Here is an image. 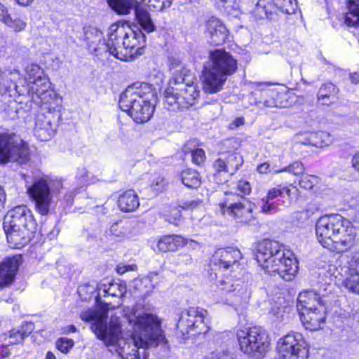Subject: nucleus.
Returning a JSON list of instances; mask_svg holds the SVG:
<instances>
[{
  "mask_svg": "<svg viewBox=\"0 0 359 359\" xmlns=\"http://www.w3.org/2000/svg\"><path fill=\"white\" fill-rule=\"evenodd\" d=\"M110 232L116 238H125L130 233V225L128 222H116L111 225Z\"/></svg>",
  "mask_w": 359,
  "mask_h": 359,
  "instance_id": "nucleus-45",
  "label": "nucleus"
},
{
  "mask_svg": "<svg viewBox=\"0 0 359 359\" xmlns=\"http://www.w3.org/2000/svg\"><path fill=\"white\" fill-rule=\"evenodd\" d=\"M332 142L330 134L326 132L315 133L310 135L308 143L316 147H323Z\"/></svg>",
  "mask_w": 359,
  "mask_h": 359,
  "instance_id": "nucleus-43",
  "label": "nucleus"
},
{
  "mask_svg": "<svg viewBox=\"0 0 359 359\" xmlns=\"http://www.w3.org/2000/svg\"><path fill=\"white\" fill-rule=\"evenodd\" d=\"M285 95L276 90H266L261 92L259 99L256 98L255 105L259 108L285 107L286 103L283 100Z\"/></svg>",
  "mask_w": 359,
  "mask_h": 359,
  "instance_id": "nucleus-27",
  "label": "nucleus"
},
{
  "mask_svg": "<svg viewBox=\"0 0 359 359\" xmlns=\"http://www.w3.org/2000/svg\"><path fill=\"white\" fill-rule=\"evenodd\" d=\"M316 182V178L314 176L304 175L299 180V184L305 189H310L313 187Z\"/></svg>",
  "mask_w": 359,
  "mask_h": 359,
  "instance_id": "nucleus-55",
  "label": "nucleus"
},
{
  "mask_svg": "<svg viewBox=\"0 0 359 359\" xmlns=\"http://www.w3.org/2000/svg\"><path fill=\"white\" fill-rule=\"evenodd\" d=\"M8 337L11 339V344H16L24 340L25 337L19 330H12L9 332Z\"/></svg>",
  "mask_w": 359,
  "mask_h": 359,
  "instance_id": "nucleus-59",
  "label": "nucleus"
},
{
  "mask_svg": "<svg viewBox=\"0 0 359 359\" xmlns=\"http://www.w3.org/2000/svg\"><path fill=\"white\" fill-rule=\"evenodd\" d=\"M56 125L53 124L50 116L39 114L36 117L34 134L41 141L50 140L55 134Z\"/></svg>",
  "mask_w": 359,
  "mask_h": 359,
  "instance_id": "nucleus-29",
  "label": "nucleus"
},
{
  "mask_svg": "<svg viewBox=\"0 0 359 359\" xmlns=\"http://www.w3.org/2000/svg\"><path fill=\"white\" fill-rule=\"evenodd\" d=\"M320 305H323L321 299L313 289L300 292L298 296L297 307L299 313L304 310L315 309Z\"/></svg>",
  "mask_w": 359,
  "mask_h": 359,
  "instance_id": "nucleus-30",
  "label": "nucleus"
},
{
  "mask_svg": "<svg viewBox=\"0 0 359 359\" xmlns=\"http://www.w3.org/2000/svg\"><path fill=\"white\" fill-rule=\"evenodd\" d=\"M167 182L161 175L156 174L151 176L150 187L156 194L162 193L165 191L167 187Z\"/></svg>",
  "mask_w": 359,
  "mask_h": 359,
  "instance_id": "nucleus-46",
  "label": "nucleus"
},
{
  "mask_svg": "<svg viewBox=\"0 0 359 359\" xmlns=\"http://www.w3.org/2000/svg\"><path fill=\"white\" fill-rule=\"evenodd\" d=\"M113 11L119 15H127L135 10V17L140 27L147 33L154 31L155 26L149 12L138 5L137 0H107Z\"/></svg>",
  "mask_w": 359,
  "mask_h": 359,
  "instance_id": "nucleus-10",
  "label": "nucleus"
},
{
  "mask_svg": "<svg viewBox=\"0 0 359 359\" xmlns=\"http://www.w3.org/2000/svg\"><path fill=\"white\" fill-rule=\"evenodd\" d=\"M348 8V11L345 17V23L348 26L359 27V0L349 1Z\"/></svg>",
  "mask_w": 359,
  "mask_h": 359,
  "instance_id": "nucleus-36",
  "label": "nucleus"
},
{
  "mask_svg": "<svg viewBox=\"0 0 359 359\" xmlns=\"http://www.w3.org/2000/svg\"><path fill=\"white\" fill-rule=\"evenodd\" d=\"M4 23L13 29L15 32L22 31L27 25L26 18L21 13L10 14Z\"/></svg>",
  "mask_w": 359,
  "mask_h": 359,
  "instance_id": "nucleus-40",
  "label": "nucleus"
},
{
  "mask_svg": "<svg viewBox=\"0 0 359 359\" xmlns=\"http://www.w3.org/2000/svg\"><path fill=\"white\" fill-rule=\"evenodd\" d=\"M3 226L8 229L26 228L36 230V224L32 212L26 206H17L7 212Z\"/></svg>",
  "mask_w": 359,
  "mask_h": 359,
  "instance_id": "nucleus-14",
  "label": "nucleus"
},
{
  "mask_svg": "<svg viewBox=\"0 0 359 359\" xmlns=\"http://www.w3.org/2000/svg\"><path fill=\"white\" fill-rule=\"evenodd\" d=\"M199 315H208V311L199 307H190L188 310L181 313L177 324V329L182 336H185L192 332L196 323L195 320Z\"/></svg>",
  "mask_w": 359,
  "mask_h": 359,
  "instance_id": "nucleus-24",
  "label": "nucleus"
},
{
  "mask_svg": "<svg viewBox=\"0 0 359 359\" xmlns=\"http://www.w3.org/2000/svg\"><path fill=\"white\" fill-rule=\"evenodd\" d=\"M231 356L227 351H218L212 353V359H231Z\"/></svg>",
  "mask_w": 359,
  "mask_h": 359,
  "instance_id": "nucleus-64",
  "label": "nucleus"
},
{
  "mask_svg": "<svg viewBox=\"0 0 359 359\" xmlns=\"http://www.w3.org/2000/svg\"><path fill=\"white\" fill-rule=\"evenodd\" d=\"M181 180L184 186L195 189L201 185V180L199 173L191 169H187L182 172Z\"/></svg>",
  "mask_w": 359,
  "mask_h": 359,
  "instance_id": "nucleus-38",
  "label": "nucleus"
},
{
  "mask_svg": "<svg viewBox=\"0 0 359 359\" xmlns=\"http://www.w3.org/2000/svg\"><path fill=\"white\" fill-rule=\"evenodd\" d=\"M191 261V255L187 253H180L175 256V263L177 265L189 264Z\"/></svg>",
  "mask_w": 359,
  "mask_h": 359,
  "instance_id": "nucleus-57",
  "label": "nucleus"
},
{
  "mask_svg": "<svg viewBox=\"0 0 359 359\" xmlns=\"http://www.w3.org/2000/svg\"><path fill=\"white\" fill-rule=\"evenodd\" d=\"M268 273H278L280 277L286 281L292 280L298 270L297 261L295 259L285 257L284 255L283 257L277 259L273 265H269Z\"/></svg>",
  "mask_w": 359,
  "mask_h": 359,
  "instance_id": "nucleus-21",
  "label": "nucleus"
},
{
  "mask_svg": "<svg viewBox=\"0 0 359 359\" xmlns=\"http://www.w3.org/2000/svg\"><path fill=\"white\" fill-rule=\"evenodd\" d=\"M4 230L10 247L18 249L28 244L35 232L34 229H27L26 228L11 229L4 228Z\"/></svg>",
  "mask_w": 359,
  "mask_h": 359,
  "instance_id": "nucleus-26",
  "label": "nucleus"
},
{
  "mask_svg": "<svg viewBox=\"0 0 359 359\" xmlns=\"http://www.w3.org/2000/svg\"><path fill=\"white\" fill-rule=\"evenodd\" d=\"M27 75L25 79L29 83H32L36 79L44 75L43 69L37 65H30L26 69Z\"/></svg>",
  "mask_w": 359,
  "mask_h": 359,
  "instance_id": "nucleus-49",
  "label": "nucleus"
},
{
  "mask_svg": "<svg viewBox=\"0 0 359 359\" xmlns=\"http://www.w3.org/2000/svg\"><path fill=\"white\" fill-rule=\"evenodd\" d=\"M142 2L150 9L156 11H162L171 5L170 0H142Z\"/></svg>",
  "mask_w": 359,
  "mask_h": 359,
  "instance_id": "nucleus-51",
  "label": "nucleus"
},
{
  "mask_svg": "<svg viewBox=\"0 0 359 359\" xmlns=\"http://www.w3.org/2000/svg\"><path fill=\"white\" fill-rule=\"evenodd\" d=\"M126 292V287L124 284L121 283L112 282L107 284H103L99 287V293L96 297V302L99 304H106L108 303L101 300V294L103 293L104 297L111 296L113 297H121Z\"/></svg>",
  "mask_w": 359,
  "mask_h": 359,
  "instance_id": "nucleus-31",
  "label": "nucleus"
},
{
  "mask_svg": "<svg viewBox=\"0 0 359 359\" xmlns=\"http://www.w3.org/2000/svg\"><path fill=\"white\" fill-rule=\"evenodd\" d=\"M34 329V325L32 323H25L19 330L24 337L26 338L33 332Z\"/></svg>",
  "mask_w": 359,
  "mask_h": 359,
  "instance_id": "nucleus-61",
  "label": "nucleus"
},
{
  "mask_svg": "<svg viewBox=\"0 0 359 359\" xmlns=\"http://www.w3.org/2000/svg\"><path fill=\"white\" fill-rule=\"evenodd\" d=\"M226 161L225 158H218L214 163L213 167L217 172H226Z\"/></svg>",
  "mask_w": 359,
  "mask_h": 359,
  "instance_id": "nucleus-63",
  "label": "nucleus"
},
{
  "mask_svg": "<svg viewBox=\"0 0 359 359\" xmlns=\"http://www.w3.org/2000/svg\"><path fill=\"white\" fill-rule=\"evenodd\" d=\"M108 310V307L104 308ZM81 318L87 322H91V330L97 339L104 343H110L117 332L116 325L119 323V318L111 316L108 321L107 311H97L94 309H87L81 313Z\"/></svg>",
  "mask_w": 359,
  "mask_h": 359,
  "instance_id": "nucleus-8",
  "label": "nucleus"
},
{
  "mask_svg": "<svg viewBox=\"0 0 359 359\" xmlns=\"http://www.w3.org/2000/svg\"><path fill=\"white\" fill-rule=\"evenodd\" d=\"M270 201L267 198L262 200V210L263 212H276L277 211L278 208L275 205L274 203H270Z\"/></svg>",
  "mask_w": 359,
  "mask_h": 359,
  "instance_id": "nucleus-58",
  "label": "nucleus"
},
{
  "mask_svg": "<svg viewBox=\"0 0 359 359\" xmlns=\"http://www.w3.org/2000/svg\"><path fill=\"white\" fill-rule=\"evenodd\" d=\"M180 93L175 97H168L166 103L169 106L168 109L177 110L188 109L189 107L195 104L199 98L200 90L198 88L197 83L191 85L186 90L180 89Z\"/></svg>",
  "mask_w": 359,
  "mask_h": 359,
  "instance_id": "nucleus-17",
  "label": "nucleus"
},
{
  "mask_svg": "<svg viewBox=\"0 0 359 359\" xmlns=\"http://www.w3.org/2000/svg\"><path fill=\"white\" fill-rule=\"evenodd\" d=\"M278 351L283 359H307L308 349L300 333H290L279 339Z\"/></svg>",
  "mask_w": 359,
  "mask_h": 359,
  "instance_id": "nucleus-11",
  "label": "nucleus"
},
{
  "mask_svg": "<svg viewBox=\"0 0 359 359\" xmlns=\"http://www.w3.org/2000/svg\"><path fill=\"white\" fill-rule=\"evenodd\" d=\"M191 158L194 163L201 165L205 160V154L202 149H196L191 151Z\"/></svg>",
  "mask_w": 359,
  "mask_h": 359,
  "instance_id": "nucleus-54",
  "label": "nucleus"
},
{
  "mask_svg": "<svg viewBox=\"0 0 359 359\" xmlns=\"http://www.w3.org/2000/svg\"><path fill=\"white\" fill-rule=\"evenodd\" d=\"M217 287L220 293L221 301L226 304H241L246 302L250 297L251 276L243 273L226 276L217 280Z\"/></svg>",
  "mask_w": 359,
  "mask_h": 359,
  "instance_id": "nucleus-5",
  "label": "nucleus"
},
{
  "mask_svg": "<svg viewBox=\"0 0 359 359\" xmlns=\"http://www.w3.org/2000/svg\"><path fill=\"white\" fill-rule=\"evenodd\" d=\"M202 203L201 200L182 201L179 206L184 210H194L198 207Z\"/></svg>",
  "mask_w": 359,
  "mask_h": 359,
  "instance_id": "nucleus-56",
  "label": "nucleus"
},
{
  "mask_svg": "<svg viewBox=\"0 0 359 359\" xmlns=\"http://www.w3.org/2000/svg\"><path fill=\"white\" fill-rule=\"evenodd\" d=\"M21 259L20 256H14L6 258L0 264V287H7L13 283Z\"/></svg>",
  "mask_w": 359,
  "mask_h": 359,
  "instance_id": "nucleus-22",
  "label": "nucleus"
},
{
  "mask_svg": "<svg viewBox=\"0 0 359 359\" xmlns=\"http://www.w3.org/2000/svg\"><path fill=\"white\" fill-rule=\"evenodd\" d=\"M128 327L129 337H121V322L116 325L117 332L110 343H104L106 346H113L123 359L142 358L138 349L149 345H157L164 340V335L161 329L160 320L157 316L135 310L126 315Z\"/></svg>",
  "mask_w": 359,
  "mask_h": 359,
  "instance_id": "nucleus-1",
  "label": "nucleus"
},
{
  "mask_svg": "<svg viewBox=\"0 0 359 359\" xmlns=\"http://www.w3.org/2000/svg\"><path fill=\"white\" fill-rule=\"evenodd\" d=\"M117 34L120 39L122 36H125L126 50L128 53L127 61L132 60L143 53L145 36L140 29L133 30L128 26H124V29H120Z\"/></svg>",
  "mask_w": 359,
  "mask_h": 359,
  "instance_id": "nucleus-15",
  "label": "nucleus"
},
{
  "mask_svg": "<svg viewBox=\"0 0 359 359\" xmlns=\"http://www.w3.org/2000/svg\"><path fill=\"white\" fill-rule=\"evenodd\" d=\"M278 196L283 198L287 197L286 201H282L283 204L284 205H288L290 204L291 190L288 187L278 186L277 187L273 188L269 191L266 198L273 200Z\"/></svg>",
  "mask_w": 359,
  "mask_h": 359,
  "instance_id": "nucleus-41",
  "label": "nucleus"
},
{
  "mask_svg": "<svg viewBox=\"0 0 359 359\" xmlns=\"http://www.w3.org/2000/svg\"><path fill=\"white\" fill-rule=\"evenodd\" d=\"M74 344V341L67 338H60L56 342L57 348L63 353H67Z\"/></svg>",
  "mask_w": 359,
  "mask_h": 359,
  "instance_id": "nucleus-52",
  "label": "nucleus"
},
{
  "mask_svg": "<svg viewBox=\"0 0 359 359\" xmlns=\"http://www.w3.org/2000/svg\"><path fill=\"white\" fill-rule=\"evenodd\" d=\"M20 79V71L15 68H6L4 71L0 69V95L15 90L19 95H23L25 90L16 84Z\"/></svg>",
  "mask_w": 359,
  "mask_h": 359,
  "instance_id": "nucleus-25",
  "label": "nucleus"
},
{
  "mask_svg": "<svg viewBox=\"0 0 359 359\" xmlns=\"http://www.w3.org/2000/svg\"><path fill=\"white\" fill-rule=\"evenodd\" d=\"M318 288L313 289L325 306H331L337 302V296L333 292L334 285L327 282H320Z\"/></svg>",
  "mask_w": 359,
  "mask_h": 359,
  "instance_id": "nucleus-33",
  "label": "nucleus"
},
{
  "mask_svg": "<svg viewBox=\"0 0 359 359\" xmlns=\"http://www.w3.org/2000/svg\"><path fill=\"white\" fill-rule=\"evenodd\" d=\"M237 189L245 195L249 194L251 191V187L247 181H239L237 184Z\"/></svg>",
  "mask_w": 359,
  "mask_h": 359,
  "instance_id": "nucleus-62",
  "label": "nucleus"
},
{
  "mask_svg": "<svg viewBox=\"0 0 359 359\" xmlns=\"http://www.w3.org/2000/svg\"><path fill=\"white\" fill-rule=\"evenodd\" d=\"M242 196L240 194L229 193L226 194L224 201L221 204V208L224 213H228L229 210L236 207L238 203L242 201Z\"/></svg>",
  "mask_w": 359,
  "mask_h": 359,
  "instance_id": "nucleus-47",
  "label": "nucleus"
},
{
  "mask_svg": "<svg viewBox=\"0 0 359 359\" xmlns=\"http://www.w3.org/2000/svg\"><path fill=\"white\" fill-rule=\"evenodd\" d=\"M280 170L288 171L290 173L294 174V175H302L304 172V165L300 162H294L292 164L290 165L288 167H285Z\"/></svg>",
  "mask_w": 359,
  "mask_h": 359,
  "instance_id": "nucleus-53",
  "label": "nucleus"
},
{
  "mask_svg": "<svg viewBox=\"0 0 359 359\" xmlns=\"http://www.w3.org/2000/svg\"><path fill=\"white\" fill-rule=\"evenodd\" d=\"M207 316L208 315H199L196 318L195 320L196 323L192 330L194 335L206 334L208 332L210 327L208 325Z\"/></svg>",
  "mask_w": 359,
  "mask_h": 359,
  "instance_id": "nucleus-48",
  "label": "nucleus"
},
{
  "mask_svg": "<svg viewBox=\"0 0 359 359\" xmlns=\"http://www.w3.org/2000/svg\"><path fill=\"white\" fill-rule=\"evenodd\" d=\"M156 92L152 86L137 82L128 86L119 98L120 109L128 113L134 121L145 123L151 117L156 103Z\"/></svg>",
  "mask_w": 359,
  "mask_h": 359,
  "instance_id": "nucleus-2",
  "label": "nucleus"
},
{
  "mask_svg": "<svg viewBox=\"0 0 359 359\" xmlns=\"http://www.w3.org/2000/svg\"><path fill=\"white\" fill-rule=\"evenodd\" d=\"M158 276L156 273H151L136 280V286L145 293L150 292L158 283Z\"/></svg>",
  "mask_w": 359,
  "mask_h": 359,
  "instance_id": "nucleus-39",
  "label": "nucleus"
},
{
  "mask_svg": "<svg viewBox=\"0 0 359 359\" xmlns=\"http://www.w3.org/2000/svg\"><path fill=\"white\" fill-rule=\"evenodd\" d=\"M120 29H124V26H119L118 25H112L109 31L108 40L106 43H103L105 46L106 50L116 58L127 61V53L128 50H126L125 46V36H122L120 39L118 37L117 32Z\"/></svg>",
  "mask_w": 359,
  "mask_h": 359,
  "instance_id": "nucleus-18",
  "label": "nucleus"
},
{
  "mask_svg": "<svg viewBox=\"0 0 359 359\" xmlns=\"http://www.w3.org/2000/svg\"><path fill=\"white\" fill-rule=\"evenodd\" d=\"M237 337L241 350L249 357H263L269 348V334L261 327L240 330L237 332Z\"/></svg>",
  "mask_w": 359,
  "mask_h": 359,
  "instance_id": "nucleus-6",
  "label": "nucleus"
},
{
  "mask_svg": "<svg viewBox=\"0 0 359 359\" xmlns=\"http://www.w3.org/2000/svg\"><path fill=\"white\" fill-rule=\"evenodd\" d=\"M29 157L28 145L18 135L0 133V164L9 161L25 163Z\"/></svg>",
  "mask_w": 359,
  "mask_h": 359,
  "instance_id": "nucleus-9",
  "label": "nucleus"
},
{
  "mask_svg": "<svg viewBox=\"0 0 359 359\" xmlns=\"http://www.w3.org/2000/svg\"><path fill=\"white\" fill-rule=\"evenodd\" d=\"M331 306H325L323 304L320 306L300 311L299 316L302 323L306 329L310 330H317L321 327V325L325 323L327 310Z\"/></svg>",
  "mask_w": 359,
  "mask_h": 359,
  "instance_id": "nucleus-20",
  "label": "nucleus"
},
{
  "mask_svg": "<svg viewBox=\"0 0 359 359\" xmlns=\"http://www.w3.org/2000/svg\"><path fill=\"white\" fill-rule=\"evenodd\" d=\"M185 244L184 238L177 235L165 236L159 239L157 243V248L161 252L174 251L179 246Z\"/></svg>",
  "mask_w": 359,
  "mask_h": 359,
  "instance_id": "nucleus-34",
  "label": "nucleus"
},
{
  "mask_svg": "<svg viewBox=\"0 0 359 359\" xmlns=\"http://www.w3.org/2000/svg\"><path fill=\"white\" fill-rule=\"evenodd\" d=\"M241 259V253L237 248L228 247L217 250L213 257L212 263L219 268L228 269Z\"/></svg>",
  "mask_w": 359,
  "mask_h": 359,
  "instance_id": "nucleus-23",
  "label": "nucleus"
},
{
  "mask_svg": "<svg viewBox=\"0 0 359 359\" xmlns=\"http://www.w3.org/2000/svg\"><path fill=\"white\" fill-rule=\"evenodd\" d=\"M343 258L347 269L344 285L351 292L359 294V252H346Z\"/></svg>",
  "mask_w": 359,
  "mask_h": 359,
  "instance_id": "nucleus-16",
  "label": "nucleus"
},
{
  "mask_svg": "<svg viewBox=\"0 0 359 359\" xmlns=\"http://www.w3.org/2000/svg\"><path fill=\"white\" fill-rule=\"evenodd\" d=\"M118 205L123 212L135 211L140 205L137 194L132 189L126 191L119 196Z\"/></svg>",
  "mask_w": 359,
  "mask_h": 359,
  "instance_id": "nucleus-32",
  "label": "nucleus"
},
{
  "mask_svg": "<svg viewBox=\"0 0 359 359\" xmlns=\"http://www.w3.org/2000/svg\"><path fill=\"white\" fill-rule=\"evenodd\" d=\"M256 205L245 198H242V201L227 213L235 218L238 222L248 223L253 216V211Z\"/></svg>",
  "mask_w": 359,
  "mask_h": 359,
  "instance_id": "nucleus-28",
  "label": "nucleus"
},
{
  "mask_svg": "<svg viewBox=\"0 0 359 359\" xmlns=\"http://www.w3.org/2000/svg\"><path fill=\"white\" fill-rule=\"evenodd\" d=\"M209 59L203 72V88L212 94L222 90L227 77L236 72L237 61L223 49L210 51Z\"/></svg>",
  "mask_w": 359,
  "mask_h": 359,
  "instance_id": "nucleus-4",
  "label": "nucleus"
},
{
  "mask_svg": "<svg viewBox=\"0 0 359 359\" xmlns=\"http://www.w3.org/2000/svg\"><path fill=\"white\" fill-rule=\"evenodd\" d=\"M53 193L62 188L61 180H52L45 176L34 181L33 184L27 189L32 201L34 202L35 209L41 215L48 214L51 205L53 203L50 189Z\"/></svg>",
  "mask_w": 359,
  "mask_h": 359,
  "instance_id": "nucleus-7",
  "label": "nucleus"
},
{
  "mask_svg": "<svg viewBox=\"0 0 359 359\" xmlns=\"http://www.w3.org/2000/svg\"><path fill=\"white\" fill-rule=\"evenodd\" d=\"M49 88L50 83L48 79L44 74L32 83V86L29 87V90L39 97H41L48 91Z\"/></svg>",
  "mask_w": 359,
  "mask_h": 359,
  "instance_id": "nucleus-42",
  "label": "nucleus"
},
{
  "mask_svg": "<svg viewBox=\"0 0 359 359\" xmlns=\"http://www.w3.org/2000/svg\"><path fill=\"white\" fill-rule=\"evenodd\" d=\"M257 171L259 172V173H279V172H281L282 170H276L274 168H271L270 165L267 163H264L261 165H259L257 168Z\"/></svg>",
  "mask_w": 359,
  "mask_h": 359,
  "instance_id": "nucleus-60",
  "label": "nucleus"
},
{
  "mask_svg": "<svg viewBox=\"0 0 359 359\" xmlns=\"http://www.w3.org/2000/svg\"><path fill=\"white\" fill-rule=\"evenodd\" d=\"M283 255L284 251L276 241L265 239L259 242L256 247V260L266 271L269 269V265H273L277 259Z\"/></svg>",
  "mask_w": 359,
  "mask_h": 359,
  "instance_id": "nucleus-13",
  "label": "nucleus"
},
{
  "mask_svg": "<svg viewBox=\"0 0 359 359\" xmlns=\"http://www.w3.org/2000/svg\"><path fill=\"white\" fill-rule=\"evenodd\" d=\"M179 83H194L197 82V79L194 73L189 69L183 67L182 69L177 70L170 80L169 85Z\"/></svg>",
  "mask_w": 359,
  "mask_h": 359,
  "instance_id": "nucleus-35",
  "label": "nucleus"
},
{
  "mask_svg": "<svg viewBox=\"0 0 359 359\" xmlns=\"http://www.w3.org/2000/svg\"><path fill=\"white\" fill-rule=\"evenodd\" d=\"M339 90L331 83H327L321 86L318 93V101L322 105H329L330 103L324 102L325 99H334Z\"/></svg>",
  "mask_w": 359,
  "mask_h": 359,
  "instance_id": "nucleus-37",
  "label": "nucleus"
},
{
  "mask_svg": "<svg viewBox=\"0 0 359 359\" xmlns=\"http://www.w3.org/2000/svg\"><path fill=\"white\" fill-rule=\"evenodd\" d=\"M316 233L323 247L338 252L350 247L355 237L349 222L339 215L321 217L316 222Z\"/></svg>",
  "mask_w": 359,
  "mask_h": 359,
  "instance_id": "nucleus-3",
  "label": "nucleus"
},
{
  "mask_svg": "<svg viewBox=\"0 0 359 359\" xmlns=\"http://www.w3.org/2000/svg\"><path fill=\"white\" fill-rule=\"evenodd\" d=\"M204 26V33L210 43L219 46L225 42L228 36V30L220 20L211 17L205 21Z\"/></svg>",
  "mask_w": 359,
  "mask_h": 359,
  "instance_id": "nucleus-19",
  "label": "nucleus"
},
{
  "mask_svg": "<svg viewBox=\"0 0 359 359\" xmlns=\"http://www.w3.org/2000/svg\"><path fill=\"white\" fill-rule=\"evenodd\" d=\"M296 8L295 0H276V4L271 0H259L255 6L254 14L259 19L274 20L278 11L292 14L294 13Z\"/></svg>",
  "mask_w": 359,
  "mask_h": 359,
  "instance_id": "nucleus-12",
  "label": "nucleus"
},
{
  "mask_svg": "<svg viewBox=\"0 0 359 359\" xmlns=\"http://www.w3.org/2000/svg\"><path fill=\"white\" fill-rule=\"evenodd\" d=\"M197 82L192 83V85L196 84ZM191 83H177V84H170L169 87L165 90V100L168 97H175L177 95L180 93V89L186 90L189 87H191Z\"/></svg>",
  "mask_w": 359,
  "mask_h": 359,
  "instance_id": "nucleus-50",
  "label": "nucleus"
},
{
  "mask_svg": "<svg viewBox=\"0 0 359 359\" xmlns=\"http://www.w3.org/2000/svg\"><path fill=\"white\" fill-rule=\"evenodd\" d=\"M226 172L233 175L243 164L241 156L237 154H229L225 158Z\"/></svg>",
  "mask_w": 359,
  "mask_h": 359,
  "instance_id": "nucleus-44",
  "label": "nucleus"
}]
</instances>
